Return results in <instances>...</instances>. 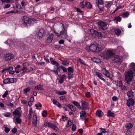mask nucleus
Wrapping results in <instances>:
<instances>
[{
    "instance_id": "f257e3e1",
    "label": "nucleus",
    "mask_w": 135,
    "mask_h": 135,
    "mask_svg": "<svg viewBox=\"0 0 135 135\" xmlns=\"http://www.w3.org/2000/svg\"><path fill=\"white\" fill-rule=\"evenodd\" d=\"M36 20L30 18L28 17L24 16L22 20V24L26 27L32 26L35 23Z\"/></svg>"
},
{
    "instance_id": "f03ea898",
    "label": "nucleus",
    "mask_w": 135,
    "mask_h": 135,
    "mask_svg": "<svg viewBox=\"0 0 135 135\" xmlns=\"http://www.w3.org/2000/svg\"><path fill=\"white\" fill-rule=\"evenodd\" d=\"M114 54L112 51L108 50L103 52L101 54V56L104 59H109Z\"/></svg>"
},
{
    "instance_id": "7ed1b4c3",
    "label": "nucleus",
    "mask_w": 135,
    "mask_h": 135,
    "mask_svg": "<svg viewBox=\"0 0 135 135\" xmlns=\"http://www.w3.org/2000/svg\"><path fill=\"white\" fill-rule=\"evenodd\" d=\"M91 52H98L102 51L103 48L102 47L98 46V45L93 44L90 46Z\"/></svg>"
},
{
    "instance_id": "20e7f679",
    "label": "nucleus",
    "mask_w": 135,
    "mask_h": 135,
    "mask_svg": "<svg viewBox=\"0 0 135 135\" xmlns=\"http://www.w3.org/2000/svg\"><path fill=\"white\" fill-rule=\"evenodd\" d=\"M62 27L63 28L62 30L60 32L59 31L57 32L56 31L54 30V32L56 34V35L59 36H60L61 35L64 34V37L65 38H66L67 36V31L66 30H65V26L63 24H62Z\"/></svg>"
},
{
    "instance_id": "39448f33",
    "label": "nucleus",
    "mask_w": 135,
    "mask_h": 135,
    "mask_svg": "<svg viewBox=\"0 0 135 135\" xmlns=\"http://www.w3.org/2000/svg\"><path fill=\"white\" fill-rule=\"evenodd\" d=\"M62 27L63 28L62 30L60 32L59 31L57 32L56 31L54 30V32L56 34V35L59 36H60L61 35L64 34V37L65 38H66L67 36V31L66 30H65V26L63 24H62Z\"/></svg>"
},
{
    "instance_id": "423d86ee",
    "label": "nucleus",
    "mask_w": 135,
    "mask_h": 135,
    "mask_svg": "<svg viewBox=\"0 0 135 135\" xmlns=\"http://www.w3.org/2000/svg\"><path fill=\"white\" fill-rule=\"evenodd\" d=\"M61 65L60 66L59 65H56L54 66V69L52 70V72L54 73L56 75L59 76L58 72L61 73L62 69Z\"/></svg>"
},
{
    "instance_id": "0eeeda50",
    "label": "nucleus",
    "mask_w": 135,
    "mask_h": 135,
    "mask_svg": "<svg viewBox=\"0 0 135 135\" xmlns=\"http://www.w3.org/2000/svg\"><path fill=\"white\" fill-rule=\"evenodd\" d=\"M44 125L46 126L49 127L56 131L59 130V129L54 124L50 122H45L44 123Z\"/></svg>"
},
{
    "instance_id": "6e6552de",
    "label": "nucleus",
    "mask_w": 135,
    "mask_h": 135,
    "mask_svg": "<svg viewBox=\"0 0 135 135\" xmlns=\"http://www.w3.org/2000/svg\"><path fill=\"white\" fill-rule=\"evenodd\" d=\"M14 55L13 54L9 53L4 55V59L6 61H8L13 59L14 58Z\"/></svg>"
},
{
    "instance_id": "1a4fd4ad",
    "label": "nucleus",
    "mask_w": 135,
    "mask_h": 135,
    "mask_svg": "<svg viewBox=\"0 0 135 135\" xmlns=\"http://www.w3.org/2000/svg\"><path fill=\"white\" fill-rule=\"evenodd\" d=\"M46 32L45 30L43 28H41L39 30L38 32L37 33L38 35V38H42L45 36Z\"/></svg>"
},
{
    "instance_id": "9d476101",
    "label": "nucleus",
    "mask_w": 135,
    "mask_h": 135,
    "mask_svg": "<svg viewBox=\"0 0 135 135\" xmlns=\"http://www.w3.org/2000/svg\"><path fill=\"white\" fill-rule=\"evenodd\" d=\"M97 24L99 26V28L102 30L104 31L106 29L107 25L105 22L99 21L97 23Z\"/></svg>"
},
{
    "instance_id": "9b49d317",
    "label": "nucleus",
    "mask_w": 135,
    "mask_h": 135,
    "mask_svg": "<svg viewBox=\"0 0 135 135\" xmlns=\"http://www.w3.org/2000/svg\"><path fill=\"white\" fill-rule=\"evenodd\" d=\"M14 78H6L3 80V83L4 84L13 83L14 82Z\"/></svg>"
},
{
    "instance_id": "f8f14e48",
    "label": "nucleus",
    "mask_w": 135,
    "mask_h": 135,
    "mask_svg": "<svg viewBox=\"0 0 135 135\" xmlns=\"http://www.w3.org/2000/svg\"><path fill=\"white\" fill-rule=\"evenodd\" d=\"M113 60L116 63L121 62L122 61V58L120 56L116 55L114 56Z\"/></svg>"
},
{
    "instance_id": "ddd939ff",
    "label": "nucleus",
    "mask_w": 135,
    "mask_h": 135,
    "mask_svg": "<svg viewBox=\"0 0 135 135\" xmlns=\"http://www.w3.org/2000/svg\"><path fill=\"white\" fill-rule=\"evenodd\" d=\"M19 110H21V108L20 107H19L16 108L12 113L13 115L17 116L18 117H20L21 115Z\"/></svg>"
},
{
    "instance_id": "4468645a",
    "label": "nucleus",
    "mask_w": 135,
    "mask_h": 135,
    "mask_svg": "<svg viewBox=\"0 0 135 135\" xmlns=\"http://www.w3.org/2000/svg\"><path fill=\"white\" fill-rule=\"evenodd\" d=\"M81 103L82 110H85L88 109V106L89 104L87 102L82 100L81 102Z\"/></svg>"
},
{
    "instance_id": "2eb2a0df",
    "label": "nucleus",
    "mask_w": 135,
    "mask_h": 135,
    "mask_svg": "<svg viewBox=\"0 0 135 135\" xmlns=\"http://www.w3.org/2000/svg\"><path fill=\"white\" fill-rule=\"evenodd\" d=\"M134 104V100L132 99H129L127 100L126 103L128 107L131 106H133Z\"/></svg>"
},
{
    "instance_id": "dca6fc26",
    "label": "nucleus",
    "mask_w": 135,
    "mask_h": 135,
    "mask_svg": "<svg viewBox=\"0 0 135 135\" xmlns=\"http://www.w3.org/2000/svg\"><path fill=\"white\" fill-rule=\"evenodd\" d=\"M53 38V35L51 33H49V35L46 41V42L50 43L51 42Z\"/></svg>"
},
{
    "instance_id": "f3484780",
    "label": "nucleus",
    "mask_w": 135,
    "mask_h": 135,
    "mask_svg": "<svg viewBox=\"0 0 135 135\" xmlns=\"http://www.w3.org/2000/svg\"><path fill=\"white\" fill-rule=\"evenodd\" d=\"M102 71L103 74L105 76L108 78L109 77L110 74L105 68H102Z\"/></svg>"
},
{
    "instance_id": "a211bd4d",
    "label": "nucleus",
    "mask_w": 135,
    "mask_h": 135,
    "mask_svg": "<svg viewBox=\"0 0 135 135\" xmlns=\"http://www.w3.org/2000/svg\"><path fill=\"white\" fill-rule=\"evenodd\" d=\"M133 74L134 72H133L132 70L128 71L125 75V77L128 78V77H131V76L133 77Z\"/></svg>"
},
{
    "instance_id": "6ab92c4d",
    "label": "nucleus",
    "mask_w": 135,
    "mask_h": 135,
    "mask_svg": "<svg viewBox=\"0 0 135 135\" xmlns=\"http://www.w3.org/2000/svg\"><path fill=\"white\" fill-rule=\"evenodd\" d=\"M96 115L99 117H102L103 114L102 112L100 109L97 110L95 113Z\"/></svg>"
},
{
    "instance_id": "aec40b11",
    "label": "nucleus",
    "mask_w": 135,
    "mask_h": 135,
    "mask_svg": "<svg viewBox=\"0 0 135 135\" xmlns=\"http://www.w3.org/2000/svg\"><path fill=\"white\" fill-rule=\"evenodd\" d=\"M95 75L98 77L100 79L103 80L104 82L105 81V80L102 77V74L99 72H96L95 74Z\"/></svg>"
},
{
    "instance_id": "412c9836",
    "label": "nucleus",
    "mask_w": 135,
    "mask_h": 135,
    "mask_svg": "<svg viewBox=\"0 0 135 135\" xmlns=\"http://www.w3.org/2000/svg\"><path fill=\"white\" fill-rule=\"evenodd\" d=\"M133 92L131 90L128 91L127 93V95L128 97V98L129 99H132L134 96L133 94Z\"/></svg>"
},
{
    "instance_id": "4be33fe9",
    "label": "nucleus",
    "mask_w": 135,
    "mask_h": 135,
    "mask_svg": "<svg viewBox=\"0 0 135 135\" xmlns=\"http://www.w3.org/2000/svg\"><path fill=\"white\" fill-rule=\"evenodd\" d=\"M107 116L109 117H114L115 116L114 113L112 112L110 110H108Z\"/></svg>"
},
{
    "instance_id": "5701e85b",
    "label": "nucleus",
    "mask_w": 135,
    "mask_h": 135,
    "mask_svg": "<svg viewBox=\"0 0 135 135\" xmlns=\"http://www.w3.org/2000/svg\"><path fill=\"white\" fill-rule=\"evenodd\" d=\"M61 77L60 78L58 82L60 84H62L64 81L65 78H66V76L65 74L61 76Z\"/></svg>"
},
{
    "instance_id": "b1692460",
    "label": "nucleus",
    "mask_w": 135,
    "mask_h": 135,
    "mask_svg": "<svg viewBox=\"0 0 135 135\" xmlns=\"http://www.w3.org/2000/svg\"><path fill=\"white\" fill-rule=\"evenodd\" d=\"M133 78V77L132 76L128 77V78H126V83H127L128 85L130 84V83L132 81Z\"/></svg>"
},
{
    "instance_id": "393cba45",
    "label": "nucleus",
    "mask_w": 135,
    "mask_h": 135,
    "mask_svg": "<svg viewBox=\"0 0 135 135\" xmlns=\"http://www.w3.org/2000/svg\"><path fill=\"white\" fill-rule=\"evenodd\" d=\"M32 109L31 107L30 108L29 113L28 115V119H30L32 118Z\"/></svg>"
},
{
    "instance_id": "a878e982",
    "label": "nucleus",
    "mask_w": 135,
    "mask_h": 135,
    "mask_svg": "<svg viewBox=\"0 0 135 135\" xmlns=\"http://www.w3.org/2000/svg\"><path fill=\"white\" fill-rule=\"evenodd\" d=\"M31 90L30 87H28L23 90V93L26 95H27V93L29 92Z\"/></svg>"
},
{
    "instance_id": "bb28decb",
    "label": "nucleus",
    "mask_w": 135,
    "mask_h": 135,
    "mask_svg": "<svg viewBox=\"0 0 135 135\" xmlns=\"http://www.w3.org/2000/svg\"><path fill=\"white\" fill-rule=\"evenodd\" d=\"M56 93L58 95H62L65 94L67 93V92L66 91H60L58 90H56Z\"/></svg>"
},
{
    "instance_id": "cd10ccee",
    "label": "nucleus",
    "mask_w": 135,
    "mask_h": 135,
    "mask_svg": "<svg viewBox=\"0 0 135 135\" xmlns=\"http://www.w3.org/2000/svg\"><path fill=\"white\" fill-rule=\"evenodd\" d=\"M35 90L37 89L38 90H44L43 88H42V86L40 84L35 86Z\"/></svg>"
},
{
    "instance_id": "c85d7f7f",
    "label": "nucleus",
    "mask_w": 135,
    "mask_h": 135,
    "mask_svg": "<svg viewBox=\"0 0 135 135\" xmlns=\"http://www.w3.org/2000/svg\"><path fill=\"white\" fill-rule=\"evenodd\" d=\"M115 81L116 83L115 84L117 86L121 87H122V81Z\"/></svg>"
},
{
    "instance_id": "c756f323",
    "label": "nucleus",
    "mask_w": 135,
    "mask_h": 135,
    "mask_svg": "<svg viewBox=\"0 0 135 135\" xmlns=\"http://www.w3.org/2000/svg\"><path fill=\"white\" fill-rule=\"evenodd\" d=\"M92 60L94 62L96 63H99L101 61V60L100 59L97 58H93L92 59Z\"/></svg>"
},
{
    "instance_id": "7c9ffc66",
    "label": "nucleus",
    "mask_w": 135,
    "mask_h": 135,
    "mask_svg": "<svg viewBox=\"0 0 135 135\" xmlns=\"http://www.w3.org/2000/svg\"><path fill=\"white\" fill-rule=\"evenodd\" d=\"M72 103L74 104L75 106H76L78 107V108L79 109H80L81 108V107L80 106L79 104L76 101H73L72 102Z\"/></svg>"
},
{
    "instance_id": "2f4dec72",
    "label": "nucleus",
    "mask_w": 135,
    "mask_h": 135,
    "mask_svg": "<svg viewBox=\"0 0 135 135\" xmlns=\"http://www.w3.org/2000/svg\"><path fill=\"white\" fill-rule=\"evenodd\" d=\"M77 61L79 62H80L81 64H82L86 66H88V65L86 64H85L84 62L80 58H79L77 60Z\"/></svg>"
},
{
    "instance_id": "473e14b6",
    "label": "nucleus",
    "mask_w": 135,
    "mask_h": 135,
    "mask_svg": "<svg viewBox=\"0 0 135 135\" xmlns=\"http://www.w3.org/2000/svg\"><path fill=\"white\" fill-rule=\"evenodd\" d=\"M86 6L88 8L90 9L92 8V6L90 3L87 2H85Z\"/></svg>"
},
{
    "instance_id": "72a5a7b5",
    "label": "nucleus",
    "mask_w": 135,
    "mask_h": 135,
    "mask_svg": "<svg viewBox=\"0 0 135 135\" xmlns=\"http://www.w3.org/2000/svg\"><path fill=\"white\" fill-rule=\"evenodd\" d=\"M80 117L82 118V117H84L86 115V113L85 111H82L80 112Z\"/></svg>"
},
{
    "instance_id": "f704fd0d",
    "label": "nucleus",
    "mask_w": 135,
    "mask_h": 135,
    "mask_svg": "<svg viewBox=\"0 0 135 135\" xmlns=\"http://www.w3.org/2000/svg\"><path fill=\"white\" fill-rule=\"evenodd\" d=\"M16 120L17 123L19 124H21L22 122V119L20 118L19 116L16 118Z\"/></svg>"
},
{
    "instance_id": "c9c22d12",
    "label": "nucleus",
    "mask_w": 135,
    "mask_h": 135,
    "mask_svg": "<svg viewBox=\"0 0 135 135\" xmlns=\"http://www.w3.org/2000/svg\"><path fill=\"white\" fill-rule=\"evenodd\" d=\"M116 34L119 36L121 32V30L119 29H117L114 30Z\"/></svg>"
},
{
    "instance_id": "e433bc0d",
    "label": "nucleus",
    "mask_w": 135,
    "mask_h": 135,
    "mask_svg": "<svg viewBox=\"0 0 135 135\" xmlns=\"http://www.w3.org/2000/svg\"><path fill=\"white\" fill-rule=\"evenodd\" d=\"M95 35L98 37H103L102 33L100 32L96 31Z\"/></svg>"
},
{
    "instance_id": "4c0bfd02",
    "label": "nucleus",
    "mask_w": 135,
    "mask_h": 135,
    "mask_svg": "<svg viewBox=\"0 0 135 135\" xmlns=\"http://www.w3.org/2000/svg\"><path fill=\"white\" fill-rule=\"evenodd\" d=\"M114 20L116 21L117 22L118 21L120 22L121 20V18L120 16H116L114 18Z\"/></svg>"
},
{
    "instance_id": "58836bf2",
    "label": "nucleus",
    "mask_w": 135,
    "mask_h": 135,
    "mask_svg": "<svg viewBox=\"0 0 135 135\" xmlns=\"http://www.w3.org/2000/svg\"><path fill=\"white\" fill-rule=\"evenodd\" d=\"M126 127L128 129H130L132 127L133 125L131 123H128L126 124Z\"/></svg>"
},
{
    "instance_id": "ea45409f",
    "label": "nucleus",
    "mask_w": 135,
    "mask_h": 135,
    "mask_svg": "<svg viewBox=\"0 0 135 135\" xmlns=\"http://www.w3.org/2000/svg\"><path fill=\"white\" fill-rule=\"evenodd\" d=\"M35 81L34 80H30L28 81L27 83V84L28 85H32L35 84Z\"/></svg>"
},
{
    "instance_id": "a19ab883",
    "label": "nucleus",
    "mask_w": 135,
    "mask_h": 135,
    "mask_svg": "<svg viewBox=\"0 0 135 135\" xmlns=\"http://www.w3.org/2000/svg\"><path fill=\"white\" fill-rule=\"evenodd\" d=\"M42 116L45 117L47 116V111L45 110H44L42 113Z\"/></svg>"
},
{
    "instance_id": "79ce46f5",
    "label": "nucleus",
    "mask_w": 135,
    "mask_h": 135,
    "mask_svg": "<svg viewBox=\"0 0 135 135\" xmlns=\"http://www.w3.org/2000/svg\"><path fill=\"white\" fill-rule=\"evenodd\" d=\"M61 63L64 65L67 66H68L69 64V62L67 60L62 61Z\"/></svg>"
},
{
    "instance_id": "37998d69",
    "label": "nucleus",
    "mask_w": 135,
    "mask_h": 135,
    "mask_svg": "<svg viewBox=\"0 0 135 135\" xmlns=\"http://www.w3.org/2000/svg\"><path fill=\"white\" fill-rule=\"evenodd\" d=\"M73 74L71 73H68V79H70L73 78Z\"/></svg>"
},
{
    "instance_id": "c03bdc74",
    "label": "nucleus",
    "mask_w": 135,
    "mask_h": 135,
    "mask_svg": "<svg viewBox=\"0 0 135 135\" xmlns=\"http://www.w3.org/2000/svg\"><path fill=\"white\" fill-rule=\"evenodd\" d=\"M97 4L102 5L104 4L103 0H98L97 1Z\"/></svg>"
},
{
    "instance_id": "a18cd8bd",
    "label": "nucleus",
    "mask_w": 135,
    "mask_h": 135,
    "mask_svg": "<svg viewBox=\"0 0 135 135\" xmlns=\"http://www.w3.org/2000/svg\"><path fill=\"white\" fill-rule=\"evenodd\" d=\"M67 70L68 73H73L74 72V69L72 67H69L68 68Z\"/></svg>"
},
{
    "instance_id": "49530a36",
    "label": "nucleus",
    "mask_w": 135,
    "mask_h": 135,
    "mask_svg": "<svg viewBox=\"0 0 135 135\" xmlns=\"http://www.w3.org/2000/svg\"><path fill=\"white\" fill-rule=\"evenodd\" d=\"M81 7L83 8L86 7L85 3H84V1L81 2L80 4Z\"/></svg>"
},
{
    "instance_id": "de8ad7c7",
    "label": "nucleus",
    "mask_w": 135,
    "mask_h": 135,
    "mask_svg": "<svg viewBox=\"0 0 135 135\" xmlns=\"http://www.w3.org/2000/svg\"><path fill=\"white\" fill-rule=\"evenodd\" d=\"M51 63L53 65H59V63L58 62H57V61H55L54 60L52 61V62H51Z\"/></svg>"
},
{
    "instance_id": "09e8293b",
    "label": "nucleus",
    "mask_w": 135,
    "mask_h": 135,
    "mask_svg": "<svg viewBox=\"0 0 135 135\" xmlns=\"http://www.w3.org/2000/svg\"><path fill=\"white\" fill-rule=\"evenodd\" d=\"M85 96L87 98H89L91 97V94L89 92H87L85 94Z\"/></svg>"
},
{
    "instance_id": "8fccbe9b",
    "label": "nucleus",
    "mask_w": 135,
    "mask_h": 135,
    "mask_svg": "<svg viewBox=\"0 0 135 135\" xmlns=\"http://www.w3.org/2000/svg\"><path fill=\"white\" fill-rule=\"evenodd\" d=\"M129 15V13L127 12H126L122 14V16L124 18L127 17Z\"/></svg>"
},
{
    "instance_id": "3c124183",
    "label": "nucleus",
    "mask_w": 135,
    "mask_h": 135,
    "mask_svg": "<svg viewBox=\"0 0 135 135\" xmlns=\"http://www.w3.org/2000/svg\"><path fill=\"white\" fill-rule=\"evenodd\" d=\"M73 124V122L71 120H68L66 126L68 127L71 126Z\"/></svg>"
},
{
    "instance_id": "603ef678",
    "label": "nucleus",
    "mask_w": 135,
    "mask_h": 135,
    "mask_svg": "<svg viewBox=\"0 0 135 135\" xmlns=\"http://www.w3.org/2000/svg\"><path fill=\"white\" fill-rule=\"evenodd\" d=\"M8 94V91L6 90L4 94L2 95V97L3 98H4L6 97Z\"/></svg>"
},
{
    "instance_id": "864d4df0",
    "label": "nucleus",
    "mask_w": 135,
    "mask_h": 135,
    "mask_svg": "<svg viewBox=\"0 0 135 135\" xmlns=\"http://www.w3.org/2000/svg\"><path fill=\"white\" fill-rule=\"evenodd\" d=\"M99 129L100 130V132L102 133H106V131L105 129L103 128H99Z\"/></svg>"
},
{
    "instance_id": "5fc2aeb1",
    "label": "nucleus",
    "mask_w": 135,
    "mask_h": 135,
    "mask_svg": "<svg viewBox=\"0 0 135 135\" xmlns=\"http://www.w3.org/2000/svg\"><path fill=\"white\" fill-rule=\"evenodd\" d=\"M70 109L73 111L75 112L76 110V108L75 106L72 105Z\"/></svg>"
},
{
    "instance_id": "6e6d98bb",
    "label": "nucleus",
    "mask_w": 135,
    "mask_h": 135,
    "mask_svg": "<svg viewBox=\"0 0 135 135\" xmlns=\"http://www.w3.org/2000/svg\"><path fill=\"white\" fill-rule=\"evenodd\" d=\"M112 3H109L107 4H106L105 5V6L106 7L109 8H110V7L112 6Z\"/></svg>"
},
{
    "instance_id": "4d7b16f0",
    "label": "nucleus",
    "mask_w": 135,
    "mask_h": 135,
    "mask_svg": "<svg viewBox=\"0 0 135 135\" xmlns=\"http://www.w3.org/2000/svg\"><path fill=\"white\" fill-rule=\"evenodd\" d=\"M37 120H35V121H33L32 122V123L33 125L35 127H36L37 125Z\"/></svg>"
},
{
    "instance_id": "13d9d810",
    "label": "nucleus",
    "mask_w": 135,
    "mask_h": 135,
    "mask_svg": "<svg viewBox=\"0 0 135 135\" xmlns=\"http://www.w3.org/2000/svg\"><path fill=\"white\" fill-rule=\"evenodd\" d=\"M76 129V126L75 124H73L72 127V130L73 131H75Z\"/></svg>"
},
{
    "instance_id": "bf43d9fd",
    "label": "nucleus",
    "mask_w": 135,
    "mask_h": 135,
    "mask_svg": "<svg viewBox=\"0 0 135 135\" xmlns=\"http://www.w3.org/2000/svg\"><path fill=\"white\" fill-rule=\"evenodd\" d=\"M2 3L6 2L7 3H10L11 2V0H1Z\"/></svg>"
},
{
    "instance_id": "052dcab7",
    "label": "nucleus",
    "mask_w": 135,
    "mask_h": 135,
    "mask_svg": "<svg viewBox=\"0 0 135 135\" xmlns=\"http://www.w3.org/2000/svg\"><path fill=\"white\" fill-rule=\"evenodd\" d=\"M17 131V129L16 128H14L12 129L11 130L12 133H16Z\"/></svg>"
},
{
    "instance_id": "680f3d73",
    "label": "nucleus",
    "mask_w": 135,
    "mask_h": 135,
    "mask_svg": "<svg viewBox=\"0 0 135 135\" xmlns=\"http://www.w3.org/2000/svg\"><path fill=\"white\" fill-rule=\"evenodd\" d=\"M61 68L63 72L64 73H65L67 71L66 69L64 67L61 65Z\"/></svg>"
},
{
    "instance_id": "e2e57ef3",
    "label": "nucleus",
    "mask_w": 135,
    "mask_h": 135,
    "mask_svg": "<svg viewBox=\"0 0 135 135\" xmlns=\"http://www.w3.org/2000/svg\"><path fill=\"white\" fill-rule=\"evenodd\" d=\"M11 115V114L9 112H7V113L5 114L4 115V116L6 117H8L10 116Z\"/></svg>"
},
{
    "instance_id": "0e129e2a",
    "label": "nucleus",
    "mask_w": 135,
    "mask_h": 135,
    "mask_svg": "<svg viewBox=\"0 0 135 135\" xmlns=\"http://www.w3.org/2000/svg\"><path fill=\"white\" fill-rule=\"evenodd\" d=\"M96 31L94 29H91L90 32L91 34L93 35L95 34L96 33Z\"/></svg>"
},
{
    "instance_id": "69168bd1",
    "label": "nucleus",
    "mask_w": 135,
    "mask_h": 135,
    "mask_svg": "<svg viewBox=\"0 0 135 135\" xmlns=\"http://www.w3.org/2000/svg\"><path fill=\"white\" fill-rule=\"evenodd\" d=\"M76 11L77 12H79L80 13H83V12L81 11V10L80 8H76Z\"/></svg>"
},
{
    "instance_id": "338daca9",
    "label": "nucleus",
    "mask_w": 135,
    "mask_h": 135,
    "mask_svg": "<svg viewBox=\"0 0 135 135\" xmlns=\"http://www.w3.org/2000/svg\"><path fill=\"white\" fill-rule=\"evenodd\" d=\"M35 106L37 108H38V107H42V105L40 103H38L37 104H35Z\"/></svg>"
},
{
    "instance_id": "774afa93",
    "label": "nucleus",
    "mask_w": 135,
    "mask_h": 135,
    "mask_svg": "<svg viewBox=\"0 0 135 135\" xmlns=\"http://www.w3.org/2000/svg\"><path fill=\"white\" fill-rule=\"evenodd\" d=\"M60 99L61 100H64L65 99L66 100V97L65 96H62L60 97Z\"/></svg>"
}]
</instances>
